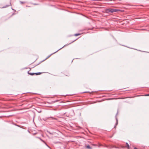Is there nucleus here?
Segmentation results:
<instances>
[{"mask_svg": "<svg viewBox=\"0 0 149 149\" xmlns=\"http://www.w3.org/2000/svg\"><path fill=\"white\" fill-rule=\"evenodd\" d=\"M66 75L67 76H69L70 75L69 74H68V75Z\"/></svg>", "mask_w": 149, "mask_h": 149, "instance_id": "20", "label": "nucleus"}, {"mask_svg": "<svg viewBox=\"0 0 149 149\" xmlns=\"http://www.w3.org/2000/svg\"><path fill=\"white\" fill-rule=\"evenodd\" d=\"M34 73V74H36V75H39V74H41V73L40 72H37V73Z\"/></svg>", "mask_w": 149, "mask_h": 149, "instance_id": "6", "label": "nucleus"}, {"mask_svg": "<svg viewBox=\"0 0 149 149\" xmlns=\"http://www.w3.org/2000/svg\"><path fill=\"white\" fill-rule=\"evenodd\" d=\"M145 95V96H149V94Z\"/></svg>", "mask_w": 149, "mask_h": 149, "instance_id": "16", "label": "nucleus"}, {"mask_svg": "<svg viewBox=\"0 0 149 149\" xmlns=\"http://www.w3.org/2000/svg\"><path fill=\"white\" fill-rule=\"evenodd\" d=\"M77 39L74 40H73V41H72V42H70V43L69 44H67V45H64L63 47H62V48H61L60 49H59L56 52H54V53L52 54H51L50 55H49L48 56L45 60H43L42 61H44L45 60H46L47 59V58H49L52 54H54V53H55L56 52H57L58 51H59V50L61 49H62V48H63L64 47H65V46H68V45H69V44H71V43L73 42H74L75 41L77 40Z\"/></svg>", "mask_w": 149, "mask_h": 149, "instance_id": "1", "label": "nucleus"}, {"mask_svg": "<svg viewBox=\"0 0 149 149\" xmlns=\"http://www.w3.org/2000/svg\"><path fill=\"white\" fill-rule=\"evenodd\" d=\"M14 14V13H13V14H12V15H13Z\"/></svg>", "mask_w": 149, "mask_h": 149, "instance_id": "22", "label": "nucleus"}, {"mask_svg": "<svg viewBox=\"0 0 149 149\" xmlns=\"http://www.w3.org/2000/svg\"><path fill=\"white\" fill-rule=\"evenodd\" d=\"M88 92H84L83 93H88Z\"/></svg>", "mask_w": 149, "mask_h": 149, "instance_id": "19", "label": "nucleus"}, {"mask_svg": "<svg viewBox=\"0 0 149 149\" xmlns=\"http://www.w3.org/2000/svg\"><path fill=\"white\" fill-rule=\"evenodd\" d=\"M45 145L48 147H49L50 149H52L51 148H50L49 146L46 143H45Z\"/></svg>", "mask_w": 149, "mask_h": 149, "instance_id": "13", "label": "nucleus"}, {"mask_svg": "<svg viewBox=\"0 0 149 149\" xmlns=\"http://www.w3.org/2000/svg\"><path fill=\"white\" fill-rule=\"evenodd\" d=\"M28 73L30 75H33L34 74V73L29 72V71L28 72Z\"/></svg>", "mask_w": 149, "mask_h": 149, "instance_id": "3", "label": "nucleus"}, {"mask_svg": "<svg viewBox=\"0 0 149 149\" xmlns=\"http://www.w3.org/2000/svg\"><path fill=\"white\" fill-rule=\"evenodd\" d=\"M86 148H89V149H91V147H90V146H89V145H88L87 146H86Z\"/></svg>", "mask_w": 149, "mask_h": 149, "instance_id": "10", "label": "nucleus"}, {"mask_svg": "<svg viewBox=\"0 0 149 149\" xmlns=\"http://www.w3.org/2000/svg\"><path fill=\"white\" fill-rule=\"evenodd\" d=\"M45 145L48 147H49L50 149H52L51 148H50L49 146L46 143H45Z\"/></svg>", "mask_w": 149, "mask_h": 149, "instance_id": "11", "label": "nucleus"}, {"mask_svg": "<svg viewBox=\"0 0 149 149\" xmlns=\"http://www.w3.org/2000/svg\"><path fill=\"white\" fill-rule=\"evenodd\" d=\"M51 118L52 120H57V119L56 118H55L52 117H50L48 118Z\"/></svg>", "mask_w": 149, "mask_h": 149, "instance_id": "8", "label": "nucleus"}, {"mask_svg": "<svg viewBox=\"0 0 149 149\" xmlns=\"http://www.w3.org/2000/svg\"><path fill=\"white\" fill-rule=\"evenodd\" d=\"M116 125H117L118 124V119L117 118H116Z\"/></svg>", "mask_w": 149, "mask_h": 149, "instance_id": "14", "label": "nucleus"}, {"mask_svg": "<svg viewBox=\"0 0 149 149\" xmlns=\"http://www.w3.org/2000/svg\"><path fill=\"white\" fill-rule=\"evenodd\" d=\"M45 145L48 147H49L50 149H52L51 148H50L49 146L46 143H45Z\"/></svg>", "mask_w": 149, "mask_h": 149, "instance_id": "12", "label": "nucleus"}, {"mask_svg": "<svg viewBox=\"0 0 149 149\" xmlns=\"http://www.w3.org/2000/svg\"><path fill=\"white\" fill-rule=\"evenodd\" d=\"M121 11L120 10L117 9H108L106 10V12L107 13H109V12L113 13L114 12H116L118 11Z\"/></svg>", "mask_w": 149, "mask_h": 149, "instance_id": "2", "label": "nucleus"}, {"mask_svg": "<svg viewBox=\"0 0 149 149\" xmlns=\"http://www.w3.org/2000/svg\"><path fill=\"white\" fill-rule=\"evenodd\" d=\"M38 138H39L42 142H43L45 143H46V142L45 141H44V140H42L41 138H40V137H38Z\"/></svg>", "mask_w": 149, "mask_h": 149, "instance_id": "7", "label": "nucleus"}, {"mask_svg": "<svg viewBox=\"0 0 149 149\" xmlns=\"http://www.w3.org/2000/svg\"><path fill=\"white\" fill-rule=\"evenodd\" d=\"M61 143V142H56V143Z\"/></svg>", "mask_w": 149, "mask_h": 149, "instance_id": "21", "label": "nucleus"}, {"mask_svg": "<svg viewBox=\"0 0 149 149\" xmlns=\"http://www.w3.org/2000/svg\"><path fill=\"white\" fill-rule=\"evenodd\" d=\"M81 35V34H80V33H76V34H75L74 35V36H78L79 35Z\"/></svg>", "mask_w": 149, "mask_h": 149, "instance_id": "9", "label": "nucleus"}, {"mask_svg": "<svg viewBox=\"0 0 149 149\" xmlns=\"http://www.w3.org/2000/svg\"><path fill=\"white\" fill-rule=\"evenodd\" d=\"M134 149H138L137 148H136V147H134Z\"/></svg>", "mask_w": 149, "mask_h": 149, "instance_id": "18", "label": "nucleus"}, {"mask_svg": "<svg viewBox=\"0 0 149 149\" xmlns=\"http://www.w3.org/2000/svg\"><path fill=\"white\" fill-rule=\"evenodd\" d=\"M15 125L17 126H18V127H19V125H16V124H15Z\"/></svg>", "mask_w": 149, "mask_h": 149, "instance_id": "17", "label": "nucleus"}, {"mask_svg": "<svg viewBox=\"0 0 149 149\" xmlns=\"http://www.w3.org/2000/svg\"><path fill=\"white\" fill-rule=\"evenodd\" d=\"M20 3L21 4H23L26 3L25 1H20Z\"/></svg>", "mask_w": 149, "mask_h": 149, "instance_id": "5", "label": "nucleus"}, {"mask_svg": "<svg viewBox=\"0 0 149 149\" xmlns=\"http://www.w3.org/2000/svg\"><path fill=\"white\" fill-rule=\"evenodd\" d=\"M10 6V5H7V6H6L5 7H3V8H6V7H8V6Z\"/></svg>", "mask_w": 149, "mask_h": 149, "instance_id": "15", "label": "nucleus"}, {"mask_svg": "<svg viewBox=\"0 0 149 149\" xmlns=\"http://www.w3.org/2000/svg\"><path fill=\"white\" fill-rule=\"evenodd\" d=\"M126 144L127 146L126 147L128 149H130V146L128 143H126Z\"/></svg>", "mask_w": 149, "mask_h": 149, "instance_id": "4", "label": "nucleus"}]
</instances>
